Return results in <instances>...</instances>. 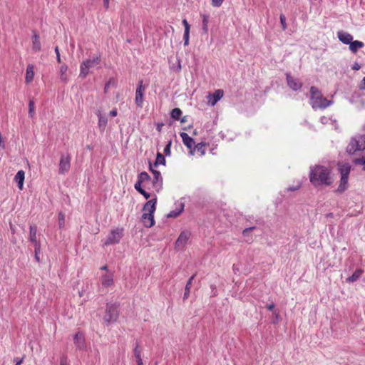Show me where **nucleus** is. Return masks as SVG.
I'll return each mask as SVG.
<instances>
[{
  "instance_id": "nucleus-15",
  "label": "nucleus",
  "mask_w": 365,
  "mask_h": 365,
  "mask_svg": "<svg viewBox=\"0 0 365 365\" xmlns=\"http://www.w3.org/2000/svg\"><path fill=\"white\" fill-rule=\"evenodd\" d=\"M32 50L36 53L41 50L40 36L36 31H33L32 35Z\"/></svg>"
},
{
  "instance_id": "nucleus-2",
  "label": "nucleus",
  "mask_w": 365,
  "mask_h": 365,
  "mask_svg": "<svg viewBox=\"0 0 365 365\" xmlns=\"http://www.w3.org/2000/svg\"><path fill=\"white\" fill-rule=\"evenodd\" d=\"M157 197L155 195L154 197L148 200L143 206V214L141 217V221L145 227H151L154 225V212L156 209Z\"/></svg>"
},
{
  "instance_id": "nucleus-55",
  "label": "nucleus",
  "mask_w": 365,
  "mask_h": 365,
  "mask_svg": "<svg viewBox=\"0 0 365 365\" xmlns=\"http://www.w3.org/2000/svg\"><path fill=\"white\" fill-rule=\"evenodd\" d=\"M351 68L354 71H358L361 68V65L358 62H355L352 66Z\"/></svg>"
},
{
  "instance_id": "nucleus-7",
  "label": "nucleus",
  "mask_w": 365,
  "mask_h": 365,
  "mask_svg": "<svg viewBox=\"0 0 365 365\" xmlns=\"http://www.w3.org/2000/svg\"><path fill=\"white\" fill-rule=\"evenodd\" d=\"M119 315L118 306L115 304H107L103 321L106 325H109L117 321Z\"/></svg>"
},
{
  "instance_id": "nucleus-62",
  "label": "nucleus",
  "mask_w": 365,
  "mask_h": 365,
  "mask_svg": "<svg viewBox=\"0 0 365 365\" xmlns=\"http://www.w3.org/2000/svg\"><path fill=\"white\" fill-rule=\"evenodd\" d=\"M109 84H110V82H108L107 83H106L105 87H104L105 92H107L108 87H109Z\"/></svg>"
},
{
  "instance_id": "nucleus-9",
  "label": "nucleus",
  "mask_w": 365,
  "mask_h": 365,
  "mask_svg": "<svg viewBox=\"0 0 365 365\" xmlns=\"http://www.w3.org/2000/svg\"><path fill=\"white\" fill-rule=\"evenodd\" d=\"M285 76L287 85L292 91L297 92L302 89L303 83L299 78L294 77L290 73H287Z\"/></svg>"
},
{
  "instance_id": "nucleus-59",
  "label": "nucleus",
  "mask_w": 365,
  "mask_h": 365,
  "mask_svg": "<svg viewBox=\"0 0 365 365\" xmlns=\"http://www.w3.org/2000/svg\"><path fill=\"white\" fill-rule=\"evenodd\" d=\"M299 187H300V185H297V186H295V187H294V186H292V187H289L287 188V190H289V191L297 190H298V189H299Z\"/></svg>"
},
{
  "instance_id": "nucleus-4",
  "label": "nucleus",
  "mask_w": 365,
  "mask_h": 365,
  "mask_svg": "<svg viewBox=\"0 0 365 365\" xmlns=\"http://www.w3.org/2000/svg\"><path fill=\"white\" fill-rule=\"evenodd\" d=\"M365 150V134L358 135L351 138L350 143L346 147V152L349 155L354 154L356 151Z\"/></svg>"
},
{
  "instance_id": "nucleus-20",
  "label": "nucleus",
  "mask_w": 365,
  "mask_h": 365,
  "mask_svg": "<svg viewBox=\"0 0 365 365\" xmlns=\"http://www.w3.org/2000/svg\"><path fill=\"white\" fill-rule=\"evenodd\" d=\"M190 234L187 232H182L179 235L176 240L175 245L177 247L183 246L189 239Z\"/></svg>"
},
{
  "instance_id": "nucleus-33",
  "label": "nucleus",
  "mask_w": 365,
  "mask_h": 365,
  "mask_svg": "<svg viewBox=\"0 0 365 365\" xmlns=\"http://www.w3.org/2000/svg\"><path fill=\"white\" fill-rule=\"evenodd\" d=\"M350 166L349 165H341L339 168L341 177L349 179V175L350 173Z\"/></svg>"
},
{
  "instance_id": "nucleus-45",
  "label": "nucleus",
  "mask_w": 365,
  "mask_h": 365,
  "mask_svg": "<svg viewBox=\"0 0 365 365\" xmlns=\"http://www.w3.org/2000/svg\"><path fill=\"white\" fill-rule=\"evenodd\" d=\"M354 163L356 165H364L365 166V155L361 158L355 159Z\"/></svg>"
},
{
  "instance_id": "nucleus-8",
  "label": "nucleus",
  "mask_w": 365,
  "mask_h": 365,
  "mask_svg": "<svg viewBox=\"0 0 365 365\" xmlns=\"http://www.w3.org/2000/svg\"><path fill=\"white\" fill-rule=\"evenodd\" d=\"M123 227H117L112 230L105 240L104 245L108 246L119 243L123 236Z\"/></svg>"
},
{
  "instance_id": "nucleus-1",
  "label": "nucleus",
  "mask_w": 365,
  "mask_h": 365,
  "mask_svg": "<svg viewBox=\"0 0 365 365\" xmlns=\"http://www.w3.org/2000/svg\"><path fill=\"white\" fill-rule=\"evenodd\" d=\"M309 180L314 187L329 186L333 182L331 170L326 166L315 165L310 169Z\"/></svg>"
},
{
  "instance_id": "nucleus-43",
  "label": "nucleus",
  "mask_w": 365,
  "mask_h": 365,
  "mask_svg": "<svg viewBox=\"0 0 365 365\" xmlns=\"http://www.w3.org/2000/svg\"><path fill=\"white\" fill-rule=\"evenodd\" d=\"M142 181H140V180L138 178V180L134 185V187L138 192H141V190H143V188L142 187Z\"/></svg>"
},
{
  "instance_id": "nucleus-51",
  "label": "nucleus",
  "mask_w": 365,
  "mask_h": 365,
  "mask_svg": "<svg viewBox=\"0 0 365 365\" xmlns=\"http://www.w3.org/2000/svg\"><path fill=\"white\" fill-rule=\"evenodd\" d=\"M139 193H140L145 199H149L151 196V194L145 191L144 189Z\"/></svg>"
},
{
  "instance_id": "nucleus-29",
  "label": "nucleus",
  "mask_w": 365,
  "mask_h": 365,
  "mask_svg": "<svg viewBox=\"0 0 365 365\" xmlns=\"http://www.w3.org/2000/svg\"><path fill=\"white\" fill-rule=\"evenodd\" d=\"M348 178L341 177L340 183L336 190L337 192L342 193L348 188Z\"/></svg>"
},
{
  "instance_id": "nucleus-27",
  "label": "nucleus",
  "mask_w": 365,
  "mask_h": 365,
  "mask_svg": "<svg viewBox=\"0 0 365 365\" xmlns=\"http://www.w3.org/2000/svg\"><path fill=\"white\" fill-rule=\"evenodd\" d=\"M362 273H363L362 269H356L354 271V272L346 279V282L349 283H352V282L357 281L360 278Z\"/></svg>"
},
{
  "instance_id": "nucleus-34",
  "label": "nucleus",
  "mask_w": 365,
  "mask_h": 365,
  "mask_svg": "<svg viewBox=\"0 0 365 365\" xmlns=\"http://www.w3.org/2000/svg\"><path fill=\"white\" fill-rule=\"evenodd\" d=\"M68 71V66L66 64L62 65L60 67V78L63 82H67L68 77L66 72Z\"/></svg>"
},
{
  "instance_id": "nucleus-18",
  "label": "nucleus",
  "mask_w": 365,
  "mask_h": 365,
  "mask_svg": "<svg viewBox=\"0 0 365 365\" xmlns=\"http://www.w3.org/2000/svg\"><path fill=\"white\" fill-rule=\"evenodd\" d=\"M138 178L142 181L144 187L148 188V187H151L152 180L150 176L148 174V173L143 171L140 173L138 175Z\"/></svg>"
},
{
  "instance_id": "nucleus-39",
  "label": "nucleus",
  "mask_w": 365,
  "mask_h": 365,
  "mask_svg": "<svg viewBox=\"0 0 365 365\" xmlns=\"http://www.w3.org/2000/svg\"><path fill=\"white\" fill-rule=\"evenodd\" d=\"M34 252H35V259L36 260L39 262L40 258H39V253L41 252V245L40 243H36L34 245Z\"/></svg>"
},
{
  "instance_id": "nucleus-41",
  "label": "nucleus",
  "mask_w": 365,
  "mask_h": 365,
  "mask_svg": "<svg viewBox=\"0 0 365 365\" xmlns=\"http://www.w3.org/2000/svg\"><path fill=\"white\" fill-rule=\"evenodd\" d=\"M177 66H175L174 64L170 66V69L174 71L176 73H179L180 71H181V63H180V59H177Z\"/></svg>"
},
{
  "instance_id": "nucleus-26",
  "label": "nucleus",
  "mask_w": 365,
  "mask_h": 365,
  "mask_svg": "<svg viewBox=\"0 0 365 365\" xmlns=\"http://www.w3.org/2000/svg\"><path fill=\"white\" fill-rule=\"evenodd\" d=\"M364 46V43L362 41L352 40L349 44V49L352 53H356L359 48H363Z\"/></svg>"
},
{
  "instance_id": "nucleus-44",
  "label": "nucleus",
  "mask_w": 365,
  "mask_h": 365,
  "mask_svg": "<svg viewBox=\"0 0 365 365\" xmlns=\"http://www.w3.org/2000/svg\"><path fill=\"white\" fill-rule=\"evenodd\" d=\"M171 144H172V142L169 141L168 143L164 148L163 152H164L165 155H167V156L170 155V153H171V151H170Z\"/></svg>"
},
{
  "instance_id": "nucleus-54",
  "label": "nucleus",
  "mask_w": 365,
  "mask_h": 365,
  "mask_svg": "<svg viewBox=\"0 0 365 365\" xmlns=\"http://www.w3.org/2000/svg\"><path fill=\"white\" fill-rule=\"evenodd\" d=\"M329 120H330V118L325 117V116H322L320 118V122L322 124H327L329 123Z\"/></svg>"
},
{
  "instance_id": "nucleus-19",
  "label": "nucleus",
  "mask_w": 365,
  "mask_h": 365,
  "mask_svg": "<svg viewBox=\"0 0 365 365\" xmlns=\"http://www.w3.org/2000/svg\"><path fill=\"white\" fill-rule=\"evenodd\" d=\"M25 179V173L24 170H21L17 172L14 177V181L17 183V186L19 190H23L24 187V182Z\"/></svg>"
},
{
  "instance_id": "nucleus-49",
  "label": "nucleus",
  "mask_w": 365,
  "mask_h": 365,
  "mask_svg": "<svg viewBox=\"0 0 365 365\" xmlns=\"http://www.w3.org/2000/svg\"><path fill=\"white\" fill-rule=\"evenodd\" d=\"M182 24H183V26L185 27V31H190V26L189 23L187 22V21L185 19H182Z\"/></svg>"
},
{
  "instance_id": "nucleus-6",
  "label": "nucleus",
  "mask_w": 365,
  "mask_h": 365,
  "mask_svg": "<svg viewBox=\"0 0 365 365\" xmlns=\"http://www.w3.org/2000/svg\"><path fill=\"white\" fill-rule=\"evenodd\" d=\"M101 58L100 55L94 56L92 58L84 60L80 66V73L79 77L85 78L91 68H93L101 63Z\"/></svg>"
},
{
  "instance_id": "nucleus-25",
  "label": "nucleus",
  "mask_w": 365,
  "mask_h": 365,
  "mask_svg": "<svg viewBox=\"0 0 365 365\" xmlns=\"http://www.w3.org/2000/svg\"><path fill=\"white\" fill-rule=\"evenodd\" d=\"M205 145H206V144L202 142L194 145L192 149L191 150H190V155H194L195 151L197 150V152L200 153L201 156L204 155L205 153Z\"/></svg>"
},
{
  "instance_id": "nucleus-48",
  "label": "nucleus",
  "mask_w": 365,
  "mask_h": 365,
  "mask_svg": "<svg viewBox=\"0 0 365 365\" xmlns=\"http://www.w3.org/2000/svg\"><path fill=\"white\" fill-rule=\"evenodd\" d=\"M223 1L224 0H212V5L214 7H220Z\"/></svg>"
},
{
  "instance_id": "nucleus-17",
  "label": "nucleus",
  "mask_w": 365,
  "mask_h": 365,
  "mask_svg": "<svg viewBox=\"0 0 365 365\" xmlns=\"http://www.w3.org/2000/svg\"><path fill=\"white\" fill-rule=\"evenodd\" d=\"M180 137L182 140L184 145L191 150L195 145L194 140L188 135L187 133L182 132L180 133Z\"/></svg>"
},
{
  "instance_id": "nucleus-52",
  "label": "nucleus",
  "mask_w": 365,
  "mask_h": 365,
  "mask_svg": "<svg viewBox=\"0 0 365 365\" xmlns=\"http://www.w3.org/2000/svg\"><path fill=\"white\" fill-rule=\"evenodd\" d=\"M55 53L56 54V60H57V61L58 63H61V56H60L59 49H58V46L55 47Z\"/></svg>"
},
{
  "instance_id": "nucleus-12",
  "label": "nucleus",
  "mask_w": 365,
  "mask_h": 365,
  "mask_svg": "<svg viewBox=\"0 0 365 365\" xmlns=\"http://www.w3.org/2000/svg\"><path fill=\"white\" fill-rule=\"evenodd\" d=\"M73 341L76 348L79 350H84L86 348L84 334L78 331L73 336Z\"/></svg>"
},
{
  "instance_id": "nucleus-11",
  "label": "nucleus",
  "mask_w": 365,
  "mask_h": 365,
  "mask_svg": "<svg viewBox=\"0 0 365 365\" xmlns=\"http://www.w3.org/2000/svg\"><path fill=\"white\" fill-rule=\"evenodd\" d=\"M145 87L143 84V81L140 80L137 86L135 91V102L138 107L142 108L143 103V95Z\"/></svg>"
},
{
  "instance_id": "nucleus-14",
  "label": "nucleus",
  "mask_w": 365,
  "mask_h": 365,
  "mask_svg": "<svg viewBox=\"0 0 365 365\" xmlns=\"http://www.w3.org/2000/svg\"><path fill=\"white\" fill-rule=\"evenodd\" d=\"M223 96L222 90H217L213 93H210L207 96L208 103L211 106H215L218 101H220Z\"/></svg>"
},
{
  "instance_id": "nucleus-3",
  "label": "nucleus",
  "mask_w": 365,
  "mask_h": 365,
  "mask_svg": "<svg viewBox=\"0 0 365 365\" xmlns=\"http://www.w3.org/2000/svg\"><path fill=\"white\" fill-rule=\"evenodd\" d=\"M333 103L332 101L324 97L321 91L316 86L310 88V104L313 109H324Z\"/></svg>"
},
{
  "instance_id": "nucleus-35",
  "label": "nucleus",
  "mask_w": 365,
  "mask_h": 365,
  "mask_svg": "<svg viewBox=\"0 0 365 365\" xmlns=\"http://www.w3.org/2000/svg\"><path fill=\"white\" fill-rule=\"evenodd\" d=\"M165 163L166 161L165 156L160 153H158L156 156V160L154 162V166L157 167L158 165H165Z\"/></svg>"
},
{
  "instance_id": "nucleus-56",
  "label": "nucleus",
  "mask_w": 365,
  "mask_h": 365,
  "mask_svg": "<svg viewBox=\"0 0 365 365\" xmlns=\"http://www.w3.org/2000/svg\"><path fill=\"white\" fill-rule=\"evenodd\" d=\"M329 120L331 121V123L334 126L335 129L337 130L339 127L336 120L330 118Z\"/></svg>"
},
{
  "instance_id": "nucleus-37",
  "label": "nucleus",
  "mask_w": 365,
  "mask_h": 365,
  "mask_svg": "<svg viewBox=\"0 0 365 365\" xmlns=\"http://www.w3.org/2000/svg\"><path fill=\"white\" fill-rule=\"evenodd\" d=\"M35 115L34 110V101L33 99H30L29 102V115L30 118H34Z\"/></svg>"
},
{
  "instance_id": "nucleus-23",
  "label": "nucleus",
  "mask_w": 365,
  "mask_h": 365,
  "mask_svg": "<svg viewBox=\"0 0 365 365\" xmlns=\"http://www.w3.org/2000/svg\"><path fill=\"white\" fill-rule=\"evenodd\" d=\"M176 208L174 210L170 211L168 214V217H178L184 210V203L183 202H179L178 204H175Z\"/></svg>"
},
{
  "instance_id": "nucleus-31",
  "label": "nucleus",
  "mask_w": 365,
  "mask_h": 365,
  "mask_svg": "<svg viewBox=\"0 0 365 365\" xmlns=\"http://www.w3.org/2000/svg\"><path fill=\"white\" fill-rule=\"evenodd\" d=\"M36 233H37V227L35 225H31L29 227V237L30 241L36 245V243H39L36 240Z\"/></svg>"
},
{
  "instance_id": "nucleus-10",
  "label": "nucleus",
  "mask_w": 365,
  "mask_h": 365,
  "mask_svg": "<svg viewBox=\"0 0 365 365\" xmlns=\"http://www.w3.org/2000/svg\"><path fill=\"white\" fill-rule=\"evenodd\" d=\"M71 167V156L68 153L61 154L59 162V174L66 173Z\"/></svg>"
},
{
  "instance_id": "nucleus-40",
  "label": "nucleus",
  "mask_w": 365,
  "mask_h": 365,
  "mask_svg": "<svg viewBox=\"0 0 365 365\" xmlns=\"http://www.w3.org/2000/svg\"><path fill=\"white\" fill-rule=\"evenodd\" d=\"M279 19H280V24L282 26V29L283 31H285L287 28L285 16L284 14H280Z\"/></svg>"
},
{
  "instance_id": "nucleus-57",
  "label": "nucleus",
  "mask_w": 365,
  "mask_h": 365,
  "mask_svg": "<svg viewBox=\"0 0 365 365\" xmlns=\"http://www.w3.org/2000/svg\"><path fill=\"white\" fill-rule=\"evenodd\" d=\"M117 114H118V111L115 108L113 109L112 110L110 111V115L112 117H115L117 115Z\"/></svg>"
},
{
  "instance_id": "nucleus-28",
  "label": "nucleus",
  "mask_w": 365,
  "mask_h": 365,
  "mask_svg": "<svg viewBox=\"0 0 365 365\" xmlns=\"http://www.w3.org/2000/svg\"><path fill=\"white\" fill-rule=\"evenodd\" d=\"M201 17H202V30L204 34H207L210 16L207 14H202Z\"/></svg>"
},
{
  "instance_id": "nucleus-38",
  "label": "nucleus",
  "mask_w": 365,
  "mask_h": 365,
  "mask_svg": "<svg viewBox=\"0 0 365 365\" xmlns=\"http://www.w3.org/2000/svg\"><path fill=\"white\" fill-rule=\"evenodd\" d=\"M133 352H134V355H135L136 360L142 359L141 358V350L140 349V345H139L138 342H136L135 347L134 348Z\"/></svg>"
},
{
  "instance_id": "nucleus-30",
  "label": "nucleus",
  "mask_w": 365,
  "mask_h": 365,
  "mask_svg": "<svg viewBox=\"0 0 365 365\" xmlns=\"http://www.w3.org/2000/svg\"><path fill=\"white\" fill-rule=\"evenodd\" d=\"M98 127L101 130H103L108 123L107 117L105 115H103L100 112H98Z\"/></svg>"
},
{
  "instance_id": "nucleus-50",
  "label": "nucleus",
  "mask_w": 365,
  "mask_h": 365,
  "mask_svg": "<svg viewBox=\"0 0 365 365\" xmlns=\"http://www.w3.org/2000/svg\"><path fill=\"white\" fill-rule=\"evenodd\" d=\"M267 309L271 312H272V314L274 313V311H277V309H275V304L274 303H271L267 305Z\"/></svg>"
},
{
  "instance_id": "nucleus-24",
  "label": "nucleus",
  "mask_w": 365,
  "mask_h": 365,
  "mask_svg": "<svg viewBox=\"0 0 365 365\" xmlns=\"http://www.w3.org/2000/svg\"><path fill=\"white\" fill-rule=\"evenodd\" d=\"M34 76V66L32 64H29L26 71V82L27 83L31 82Z\"/></svg>"
},
{
  "instance_id": "nucleus-42",
  "label": "nucleus",
  "mask_w": 365,
  "mask_h": 365,
  "mask_svg": "<svg viewBox=\"0 0 365 365\" xmlns=\"http://www.w3.org/2000/svg\"><path fill=\"white\" fill-rule=\"evenodd\" d=\"M65 224V215L63 212L58 213V225L60 227H63Z\"/></svg>"
},
{
  "instance_id": "nucleus-64",
  "label": "nucleus",
  "mask_w": 365,
  "mask_h": 365,
  "mask_svg": "<svg viewBox=\"0 0 365 365\" xmlns=\"http://www.w3.org/2000/svg\"><path fill=\"white\" fill-rule=\"evenodd\" d=\"M163 125V123L158 124V126H157V130L158 131H160L161 130V128H162Z\"/></svg>"
},
{
  "instance_id": "nucleus-58",
  "label": "nucleus",
  "mask_w": 365,
  "mask_h": 365,
  "mask_svg": "<svg viewBox=\"0 0 365 365\" xmlns=\"http://www.w3.org/2000/svg\"><path fill=\"white\" fill-rule=\"evenodd\" d=\"M190 38V31H185L183 35V39H189Z\"/></svg>"
},
{
  "instance_id": "nucleus-60",
  "label": "nucleus",
  "mask_w": 365,
  "mask_h": 365,
  "mask_svg": "<svg viewBox=\"0 0 365 365\" xmlns=\"http://www.w3.org/2000/svg\"><path fill=\"white\" fill-rule=\"evenodd\" d=\"M101 270L102 271H106V272H110L108 269V266L106 264L102 266L101 268H100Z\"/></svg>"
},
{
  "instance_id": "nucleus-32",
  "label": "nucleus",
  "mask_w": 365,
  "mask_h": 365,
  "mask_svg": "<svg viewBox=\"0 0 365 365\" xmlns=\"http://www.w3.org/2000/svg\"><path fill=\"white\" fill-rule=\"evenodd\" d=\"M195 276V274H193L192 276H191L186 283L185 288V292H184V295H183V299H185L188 298V297L190 295V289H191V286H192V282L194 279Z\"/></svg>"
},
{
  "instance_id": "nucleus-53",
  "label": "nucleus",
  "mask_w": 365,
  "mask_h": 365,
  "mask_svg": "<svg viewBox=\"0 0 365 365\" xmlns=\"http://www.w3.org/2000/svg\"><path fill=\"white\" fill-rule=\"evenodd\" d=\"M60 365H68V359H67V356H63L61 358Z\"/></svg>"
},
{
  "instance_id": "nucleus-63",
  "label": "nucleus",
  "mask_w": 365,
  "mask_h": 365,
  "mask_svg": "<svg viewBox=\"0 0 365 365\" xmlns=\"http://www.w3.org/2000/svg\"><path fill=\"white\" fill-rule=\"evenodd\" d=\"M136 361H137V364L138 365H143L142 359H137Z\"/></svg>"
},
{
  "instance_id": "nucleus-16",
  "label": "nucleus",
  "mask_w": 365,
  "mask_h": 365,
  "mask_svg": "<svg viewBox=\"0 0 365 365\" xmlns=\"http://www.w3.org/2000/svg\"><path fill=\"white\" fill-rule=\"evenodd\" d=\"M337 36L340 41L346 45H349L353 40V36L351 34L343 31H338Z\"/></svg>"
},
{
  "instance_id": "nucleus-61",
  "label": "nucleus",
  "mask_w": 365,
  "mask_h": 365,
  "mask_svg": "<svg viewBox=\"0 0 365 365\" xmlns=\"http://www.w3.org/2000/svg\"><path fill=\"white\" fill-rule=\"evenodd\" d=\"M109 1L110 0H103V5L106 9L109 7Z\"/></svg>"
},
{
  "instance_id": "nucleus-13",
  "label": "nucleus",
  "mask_w": 365,
  "mask_h": 365,
  "mask_svg": "<svg viewBox=\"0 0 365 365\" xmlns=\"http://www.w3.org/2000/svg\"><path fill=\"white\" fill-rule=\"evenodd\" d=\"M101 285L103 287H109L113 284V272H107L100 277Z\"/></svg>"
},
{
  "instance_id": "nucleus-21",
  "label": "nucleus",
  "mask_w": 365,
  "mask_h": 365,
  "mask_svg": "<svg viewBox=\"0 0 365 365\" xmlns=\"http://www.w3.org/2000/svg\"><path fill=\"white\" fill-rule=\"evenodd\" d=\"M176 208L174 210L170 211L168 214V217H178L184 210V203L183 202H179L178 204H175Z\"/></svg>"
},
{
  "instance_id": "nucleus-22",
  "label": "nucleus",
  "mask_w": 365,
  "mask_h": 365,
  "mask_svg": "<svg viewBox=\"0 0 365 365\" xmlns=\"http://www.w3.org/2000/svg\"><path fill=\"white\" fill-rule=\"evenodd\" d=\"M176 208L174 210L170 211L168 214V217H178L184 210V203L183 202H179L178 204H175Z\"/></svg>"
},
{
  "instance_id": "nucleus-46",
  "label": "nucleus",
  "mask_w": 365,
  "mask_h": 365,
  "mask_svg": "<svg viewBox=\"0 0 365 365\" xmlns=\"http://www.w3.org/2000/svg\"><path fill=\"white\" fill-rule=\"evenodd\" d=\"M273 315H274V319L272 320V323L273 324L278 323L279 321V319H280L279 311L278 310L277 311H274Z\"/></svg>"
},
{
  "instance_id": "nucleus-36",
  "label": "nucleus",
  "mask_w": 365,
  "mask_h": 365,
  "mask_svg": "<svg viewBox=\"0 0 365 365\" xmlns=\"http://www.w3.org/2000/svg\"><path fill=\"white\" fill-rule=\"evenodd\" d=\"M181 115H182V110L178 108H175L173 109L170 113L171 118L175 120H180Z\"/></svg>"
},
{
  "instance_id": "nucleus-47",
  "label": "nucleus",
  "mask_w": 365,
  "mask_h": 365,
  "mask_svg": "<svg viewBox=\"0 0 365 365\" xmlns=\"http://www.w3.org/2000/svg\"><path fill=\"white\" fill-rule=\"evenodd\" d=\"M256 227L255 226L253 227H247V228H245L243 231H242V235L243 236L246 237L249 235V233L252 231L253 230H255Z\"/></svg>"
},
{
  "instance_id": "nucleus-5",
  "label": "nucleus",
  "mask_w": 365,
  "mask_h": 365,
  "mask_svg": "<svg viewBox=\"0 0 365 365\" xmlns=\"http://www.w3.org/2000/svg\"><path fill=\"white\" fill-rule=\"evenodd\" d=\"M154 163H149V170L152 173L153 178L151 182V187H148V190H152L154 192L159 193L163 185V179L160 171L156 170Z\"/></svg>"
}]
</instances>
